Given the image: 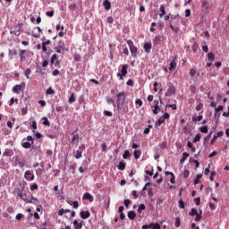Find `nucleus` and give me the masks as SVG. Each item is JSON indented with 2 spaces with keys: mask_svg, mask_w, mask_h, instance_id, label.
I'll list each match as a JSON object with an SVG mask.
<instances>
[{
  "mask_svg": "<svg viewBox=\"0 0 229 229\" xmlns=\"http://www.w3.org/2000/svg\"><path fill=\"white\" fill-rule=\"evenodd\" d=\"M174 69H176V61L174 59V60L170 63L169 71H174Z\"/></svg>",
  "mask_w": 229,
  "mask_h": 229,
  "instance_id": "nucleus-24",
  "label": "nucleus"
},
{
  "mask_svg": "<svg viewBox=\"0 0 229 229\" xmlns=\"http://www.w3.org/2000/svg\"><path fill=\"white\" fill-rule=\"evenodd\" d=\"M83 151H85V145L80 146L79 149L76 151L75 158H77V160H79V158H81Z\"/></svg>",
  "mask_w": 229,
  "mask_h": 229,
  "instance_id": "nucleus-9",
  "label": "nucleus"
},
{
  "mask_svg": "<svg viewBox=\"0 0 229 229\" xmlns=\"http://www.w3.org/2000/svg\"><path fill=\"white\" fill-rule=\"evenodd\" d=\"M170 29H171L172 31H174V33H178V31H180V28H178L177 26H174L173 23H170Z\"/></svg>",
  "mask_w": 229,
  "mask_h": 229,
  "instance_id": "nucleus-28",
  "label": "nucleus"
},
{
  "mask_svg": "<svg viewBox=\"0 0 229 229\" xmlns=\"http://www.w3.org/2000/svg\"><path fill=\"white\" fill-rule=\"evenodd\" d=\"M104 114L106 115L107 117H112L113 115L111 111H104Z\"/></svg>",
  "mask_w": 229,
  "mask_h": 229,
  "instance_id": "nucleus-58",
  "label": "nucleus"
},
{
  "mask_svg": "<svg viewBox=\"0 0 229 229\" xmlns=\"http://www.w3.org/2000/svg\"><path fill=\"white\" fill-rule=\"evenodd\" d=\"M47 95L55 94V90H53L52 88H48V89H47Z\"/></svg>",
  "mask_w": 229,
  "mask_h": 229,
  "instance_id": "nucleus-55",
  "label": "nucleus"
},
{
  "mask_svg": "<svg viewBox=\"0 0 229 229\" xmlns=\"http://www.w3.org/2000/svg\"><path fill=\"white\" fill-rule=\"evenodd\" d=\"M201 133H208V127L207 125H204L200 127Z\"/></svg>",
  "mask_w": 229,
  "mask_h": 229,
  "instance_id": "nucleus-33",
  "label": "nucleus"
},
{
  "mask_svg": "<svg viewBox=\"0 0 229 229\" xmlns=\"http://www.w3.org/2000/svg\"><path fill=\"white\" fill-rule=\"evenodd\" d=\"M68 8L71 10V12H74V10H76V4H71Z\"/></svg>",
  "mask_w": 229,
  "mask_h": 229,
  "instance_id": "nucleus-46",
  "label": "nucleus"
},
{
  "mask_svg": "<svg viewBox=\"0 0 229 229\" xmlns=\"http://www.w3.org/2000/svg\"><path fill=\"white\" fill-rule=\"evenodd\" d=\"M189 153L187 152H183L182 153V158L180 160L181 164H183V162H185V160H187V158H189Z\"/></svg>",
  "mask_w": 229,
  "mask_h": 229,
  "instance_id": "nucleus-23",
  "label": "nucleus"
},
{
  "mask_svg": "<svg viewBox=\"0 0 229 229\" xmlns=\"http://www.w3.org/2000/svg\"><path fill=\"white\" fill-rule=\"evenodd\" d=\"M179 208H185V203L182 199L179 200Z\"/></svg>",
  "mask_w": 229,
  "mask_h": 229,
  "instance_id": "nucleus-48",
  "label": "nucleus"
},
{
  "mask_svg": "<svg viewBox=\"0 0 229 229\" xmlns=\"http://www.w3.org/2000/svg\"><path fill=\"white\" fill-rule=\"evenodd\" d=\"M136 216H137V214H135V211H129L128 212V217L131 221H133V219H135Z\"/></svg>",
  "mask_w": 229,
  "mask_h": 229,
  "instance_id": "nucleus-20",
  "label": "nucleus"
},
{
  "mask_svg": "<svg viewBox=\"0 0 229 229\" xmlns=\"http://www.w3.org/2000/svg\"><path fill=\"white\" fill-rule=\"evenodd\" d=\"M76 140H80V135L74 131L72 133V143L76 142Z\"/></svg>",
  "mask_w": 229,
  "mask_h": 229,
  "instance_id": "nucleus-19",
  "label": "nucleus"
},
{
  "mask_svg": "<svg viewBox=\"0 0 229 229\" xmlns=\"http://www.w3.org/2000/svg\"><path fill=\"white\" fill-rule=\"evenodd\" d=\"M202 119H203V115H199L197 118L196 117H193L192 118V121H198V122H199V121H202Z\"/></svg>",
  "mask_w": 229,
  "mask_h": 229,
  "instance_id": "nucleus-53",
  "label": "nucleus"
},
{
  "mask_svg": "<svg viewBox=\"0 0 229 229\" xmlns=\"http://www.w3.org/2000/svg\"><path fill=\"white\" fill-rule=\"evenodd\" d=\"M80 216L81 219H89L90 217V212L89 211H81Z\"/></svg>",
  "mask_w": 229,
  "mask_h": 229,
  "instance_id": "nucleus-13",
  "label": "nucleus"
},
{
  "mask_svg": "<svg viewBox=\"0 0 229 229\" xmlns=\"http://www.w3.org/2000/svg\"><path fill=\"white\" fill-rule=\"evenodd\" d=\"M106 101H107L108 105H113V106H115V102H114V98H112L110 97H106Z\"/></svg>",
  "mask_w": 229,
  "mask_h": 229,
  "instance_id": "nucleus-32",
  "label": "nucleus"
},
{
  "mask_svg": "<svg viewBox=\"0 0 229 229\" xmlns=\"http://www.w3.org/2000/svg\"><path fill=\"white\" fill-rule=\"evenodd\" d=\"M32 129H33V133H35V130H37V121L32 122Z\"/></svg>",
  "mask_w": 229,
  "mask_h": 229,
  "instance_id": "nucleus-56",
  "label": "nucleus"
},
{
  "mask_svg": "<svg viewBox=\"0 0 229 229\" xmlns=\"http://www.w3.org/2000/svg\"><path fill=\"white\" fill-rule=\"evenodd\" d=\"M22 87H26V83L22 82L21 84H16L13 88V92H14V94H19L22 90Z\"/></svg>",
  "mask_w": 229,
  "mask_h": 229,
  "instance_id": "nucleus-8",
  "label": "nucleus"
},
{
  "mask_svg": "<svg viewBox=\"0 0 229 229\" xmlns=\"http://www.w3.org/2000/svg\"><path fill=\"white\" fill-rule=\"evenodd\" d=\"M46 15L47 17H53L55 15V12L54 11H48L46 13Z\"/></svg>",
  "mask_w": 229,
  "mask_h": 229,
  "instance_id": "nucleus-50",
  "label": "nucleus"
},
{
  "mask_svg": "<svg viewBox=\"0 0 229 229\" xmlns=\"http://www.w3.org/2000/svg\"><path fill=\"white\" fill-rule=\"evenodd\" d=\"M133 155H134V157L136 158V160H139V158H140L141 152H140V150H134Z\"/></svg>",
  "mask_w": 229,
  "mask_h": 229,
  "instance_id": "nucleus-29",
  "label": "nucleus"
},
{
  "mask_svg": "<svg viewBox=\"0 0 229 229\" xmlns=\"http://www.w3.org/2000/svg\"><path fill=\"white\" fill-rule=\"evenodd\" d=\"M190 76L191 78H194V76H196V70L195 69H191L190 70Z\"/></svg>",
  "mask_w": 229,
  "mask_h": 229,
  "instance_id": "nucleus-45",
  "label": "nucleus"
},
{
  "mask_svg": "<svg viewBox=\"0 0 229 229\" xmlns=\"http://www.w3.org/2000/svg\"><path fill=\"white\" fill-rule=\"evenodd\" d=\"M72 205H73V208H78V207H80V203H78V200L73 201Z\"/></svg>",
  "mask_w": 229,
  "mask_h": 229,
  "instance_id": "nucleus-60",
  "label": "nucleus"
},
{
  "mask_svg": "<svg viewBox=\"0 0 229 229\" xmlns=\"http://www.w3.org/2000/svg\"><path fill=\"white\" fill-rule=\"evenodd\" d=\"M24 178L27 182H33L35 180V175L31 174L30 170L25 171Z\"/></svg>",
  "mask_w": 229,
  "mask_h": 229,
  "instance_id": "nucleus-7",
  "label": "nucleus"
},
{
  "mask_svg": "<svg viewBox=\"0 0 229 229\" xmlns=\"http://www.w3.org/2000/svg\"><path fill=\"white\" fill-rule=\"evenodd\" d=\"M159 148H161V149H165V148H167V143L165 141H163L160 145Z\"/></svg>",
  "mask_w": 229,
  "mask_h": 229,
  "instance_id": "nucleus-49",
  "label": "nucleus"
},
{
  "mask_svg": "<svg viewBox=\"0 0 229 229\" xmlns=\"http://www.w3.org/2000/svg\"><path fill=\"white\" fill-rule=\"evenodd\" d=\"M160 12L161 13H159V17H163L164 15H165V6H164V4L160 5Z\"/></svg>",
  "mask_w": 229,
  "mask_h": 229,
  "instance_id": "nucleus-26",
  "label": "nucleus"
},
{
  "mask_svg": "<svg viewBox=\"0 0 229 229\" xmlns=\"http://www.w3.org/2000/svg\"><path fill=\"white\" fill-rule=\"evenodd\" d=\"M9 55H11V56H15L16 55H17V50H15V49H9Z\"/></svg>",
  "mask_w": 229,
  "mask_h": 229,
  "instance_id": "nucleus-41",
  "label": "nucleus"
},
{
  "mask_svg": "<svg viewBox=\"0 0 229 229\" xmlns=\"http://www.w3.org/2000/svg\"><path fill=\"white\" fill-rule=\"evenodd\" d=\"M199 140H201V134L198 133L196 134L195 138L193 139V142H199Z\"/></svg>",
  "mask_w": 229,
  "mask_h": 229,
  "instance_id": "nucleus-34",
  "label": "nucleus"
},
{
  "mask_svg": "<svg viewBox=\"0 0 229 229\" xmlns=\"http://www.w3.org/2000/svg\"><path fill=\"white\" fill-rule=\"evenodd\" d=\"M203 177V174H199L196 175V179L194 181V185H198V183H199V180H201V178Z\"/></svg>",
  "mask_w": 229,
  "mask_h": 229,
  "instance_id": "nucleus-27",
  "label": "nucleus"
},
{
  "mask_svg": "<svg viewBox=\"0 0 229 229\" xmlns=\"http://www.w3.org/2000/svg\"><path fill=\"white\" fill-rule=\"evenodd\" d=\"M164 123H165V120L161 116V117L157 120L156 125H157V126H161V124H164Z\"/></svg>",
  "mask_w": 229,
  "mask_h": 229,
  "instance_id": "nucleus-31",
  "label": "nucleus"
},
{
  "mask_svg": "<svg viewBox=\"0 0 229 229\" xmlns=\"http://www.w3.org/2000/svg\"><path fill=\"white\" fill-rule=\"evenodd\" d=\"M224 106H218L217 107L215 108L216 112H221L223 110Z\"/></svg>",
  "mask_w": 229,
  "mask_h": 229,
  "instance_id": "nucleus-63",
  "label": "nucleus"
},
{
  "mask_svg": "<svg viewBox=\"0 0 229 229\" xmlns=\"http://www.w3.org/2000/svg\"><path fill=\"white\" fill-rule=\"evenodd\" d=\"M126 85H128V87H133V81L131 79H129L126 82Z\"/></svg>",
  "mask_w": 229,
  "mask_h": 229,
  "instance_id": "nucleus-54",
  "label": "nucleus"
},
{
  "mask_svg": "<svg viewBox=\"0 0 229 229\" xmlns=\"http://www.w3.org/2000/svg\"><path fill=\"white\" fill-rule=\"evenodd\" d=\"M121 72L123 76H126V74H128V64H124L122 66Z\"/></svg>",
  "mask_w": 229,
  "mask_h": 229,
  "instance_id": "nucleus-18",
  "label": "nucleus"
},
{
  "mask_svg": "<svg viewBox=\"0 0 229 229\" xmlns=\"http://www.w3.org/2000/svg\"><path fill=\"white\" fill-rule=\"evenodd\" d=\"M200 10L203 12L204 15L208 14V10H210V4H208V1L202 0Z\"/></svg>",
  "mask_w": 229,
  "mask_h": 229,
  "instance_id": "nucleus-4",
  "label": "nucleus"
},
{
  "mask_svg": "<svg viewBox=\"0 0 229 229\" xmlns=\"http://www.w3.org/2000/svg\"><path fill=\"white\" fill-rule=\"evenodd\" d=\"M174 94H176V89H174V85H173V83L169 82L168 89H167L166 93L165 94V96L170 98V96H174Z\"/></svg>",
  "mask_w": 229,
  "mask_h": 229,
  "instance_id": "nucleus-5",
  "label": "nucleus"
},
{
  "mask_svg": "<svg viewBox=\"0 0 229 229\" xmlns=\"http://www.w3.org/2000/svg\"><path fill=\"white\" fill-rule=\"evenodd\" d=\"M198 214V209H196V208H191V211L190 212V216H196Z\"/></svg>",
  "mask_w": 229,
  "mask_h": 229,
  "instance_id": "nucleus-40",
  "label": "nucleus"
},
{
  "mask_svg": "<svg viewBox=\"0 0 229 229\" xmlns=\"http://www.w3.org/2000/svg\"><path fill=\"white\" fill-rule=\"evenodd\" d=\"M142 210H146V205H144V204H140V207L138 208L139 214H140V212H142Z\"/></svg>",
  "mask_w": 229,
  "mask_h": 229,
  "instance_id": "nucleus-38",
  "label": "nucleus"
},
{
  "mask_svg": "<svg viewBox=\"0 0 229 229\" xmlns=\"http://www.w3.org/2000/svg\"><path fill=\"white\" fill-rule=\"evenodd\" d=\"M180 225H181L180 217H176L174 222L175 228H180Z\"/></svg>",
  "mask_w": 229,
  "mask_h": 229,
  "instance_id": "nucleus-36",
  "label": "nucleus"
},
{
  "mask_svg": "<svg viewBox=\"0 0 229 229\" xmlns=\"http://www.w3.org/2000/svg\"><path fill=\"white\" fill-rule=\"evenodd\" d=\"M195 221L197 223L201 221V214H199V213L196 214Z\"/></svg>",
  "mask_w": 229,
  "mask_h": 229,
  "instance_id": "nucleus-51",
  "label": "nucleus"
},
{
  "mask_svg": "<svg viewBox=\"0 0 229 229\" xmlns=\"http://www.w3.org/2000/svg\"><path fill=\"white\" fill-rule=\"evenodd\" d=\"M116 105L118 112H124L123 106H124V101H126V92L121 91L116 95Z\"/></svg>",
  "mask_w": 229,
  "mask_h": 229,
  "instance_id": "nucleus-1",
  "label": "nucleus"
},
{
  "mask_svg": "<svg viewBox=\"0 0 229 229\" xmlns=\"http://www.w3.org/2000/svg\"><path fill=\"white\" fill-rule=\"evenodd\" d=\"M129 157H131L130 150H124V153L123 154V158L126 160V158H128Z\"/></svg>",
  "mask_w": 229,
  "mask_h": 229,
  "instance_id": "nucleus-35",
  "label": "nucleus"
},
{
  "mask_svg": "<svg viewBox=\"0 0 229 229\" xmlns=\"http://www.w3.org/2000/svg\"><path fill=\"white\" fill-rule=\"evenodd\" d=\"M127 46L129 47L131 56H133V58H137V55H139V50L137 49V47L133 45V41H131V39L127 40Z\"/></svg>",
  "mask_w": 229,
  "mask_h": 229,
  "instance_id": "nucleus-2",
  "label": "nucleus"
},
{
  "mask_svg": "<svg viewBox=\"0 0 229 229\" xmlns=\"http://www.w3.org/2000/svg\"><path fill=\"white\" fill-rule=\"evenodd\" d=\"M143 47L146 53H151V43H145Z\"/></svg>",
  "mask_w": 229,
  "mask_h": 229,
  "instance_id": "nucleus-17",
  "label": "nucleus"
},
{
  "mask_svg": "<svg viewBox=\"0 0 229 229\" xmlns=\"http://www.w3.org/2000/svg\"><path fill=\"white\" fill-rule=\"evenodd\" d=\"M154 46H162V38L160 36H157L153 40Z\"/></svg>",
  "mask_w": 229,
  "mask_h": 229,
  "instance_id": "nucleus-12",
  "label": "nucleus"
},
{
  "mask_svg": "<svg viewBox=\"0 0 229 229\" xmlns=\"http://www.w3.org/2000/svg\"><path fill=\"white\" fill-rule=\"evenodd\" d=\"M155 106H153L152 112L154 115H157L158 114V110H160V106H158V100L154 101Z\"/></svg>",
  "mask_w": 229,
  "mask_h": 229,
  "instance_id": "nucleus-11",
  "label": "nucleus"
},
{
  "mask_svg": "<svg viewBox=\"0 0 229 229\" xmlns=\"http://www.w3.org/2000/svg\"><path fill=\"white\" fill-rule=\"evenodd\" d=\"M17 194H18V197L21 199H22V201H26V203H28V197L26 196V192H24V188H22V189L18 188Z\"/></svg>",
  "mask_w": 229,
  "mask_h": 229,
  "instance_id": "nucleus-6",
  "label": "nucleus"
},
{
  "mask_svg": "<svg viewBox=\"0 0 229 229\" xmlns=\"http://www.w3.org/2000/svg\"><path fill=\"white\" fill-rule=\"evenodd\" d=\"M22 148H24L25 149H30V148H31V143L26 141L21 143Z\"/></svg>",
  "mask_w": 229,
  "mask_h": 229,
  "instance_id": "nucleus-30",
  "label": "nucleus"
},
{
  "mask_svg": "<svg viewBox=\"0 0 229 229\" xmlns=\"http://www.w3.org/2000/svg\"><path fill=\"white\" fill-rule=\"evenodd\" d=\"M189 174H190L189 170H184L183 178H189Z\"/></svg>",
  "mask_w": 229,
  "mask_h": 229,
  "instance_id": "nucleus-61",
  "label": "nucleus"
},
{
  "mask_svg": "<svg viewBox=\"0 0 229 229\" xmlns=\"http://www.w3.org/2000/svg\"><path fill=\"white\" fill-rule=\"evenodd\" d=\"M151 228L152 229H160V224H158V223L151 224Z\"/></svg>",
  "mask_w": 229,
  "mask_h": 229,
  "instance_id": "nucleus-42",
  "label": "nucleus"
},
{
  "mask_svg": "<svg viewBox=\"0 0 229 229\" xmlns=\"http://www.w3.org/2000/svg\"><path fill=\"white\" fill-rule=\"evenodd\" d=\"M185 17H191V11L190 9L185 10Z\"/></svg>",
  "mask_w": 229,
  "mask_h": 229,
  "instance_id": "nucleus-64",
  "label": "nucleus"
},
{
  "mask_svg": "<svg viewBox=\"0 0 229 229\" xmlns=\"http://www.w3.org/2000/svg\"><path fill=\"white\" fill-rule=\"evenodd\" d=\"M151 224H149V225H143L142 226H141V228L142 229H149V228H151Z\"/></svg>",
  "mask_w": 229,
  "mask_h": 229,
  "instance_id": "nucleus-62",
  "label": "nucleus"
},
{
  "mask_svg": "<svg viewBox=\"0 0 229 229\" xmlns=\"http://www.w3.org/2000/svg\"><path fill=\"white\" fill-rule=\"evenodd\" d=\"M83 199H89V201H90V203H92V201H94V197H92V195H90V193L86 192L83 195Z\"/></svg>",
  "mask_w": 229,
  "mask_h": 229,
  "instance_id": "nucleus-15",
  "label": "nucleus"
},
{
  "mask_svg": "<svg viewBox=\"0 0 229 229\" xmlns=\"http://www.w3.org/2000/svg\"><path fill=\"white\" fill-rule=\"evenodd\" d=\"M74 101H76V97H74V93H72L68 99V103L70 105H72V103H74Z\"/></svg>",
  "mask_w": 229,
  "mask_h": 229,
  "instance_id": "nucleus-25",
  "label": "nucleus"
},
{
  "mask_svg": "<svg viewBox=\"0 0 229 229\" xmlns=\"http://www.w3.org/2000/svg\"><path fill=\"white\" fill-rule=\"evenodd\" d=\"M150 128H151V125H148V127H147V128L144 129V131H143V132L145 133V135H148V133H149Z\"/></svg>",
  "mask_w": 229,
  "mask_h": 229,
  "instance_id": "nucleus-57",
  "label": "nucleus"
},
{
  "mask_svg": "<svg viewBox=\"0 0 229 229\" xmlns=\"http://www.w3.org/2000/svg\"><path fill=\"white\" fill-rule=\"evenodd\" d=\"M118 169L120 171H124V169H126V164H124V161H120L119 162Z\"/></svg>",
  "mask_w": 229,
  "mask_h": 229,
  "instance_id": "nucleus-21",
  "label": "nucleus"
},
{
  "mask_svg": "<svg viewBox=\"0 0 229 229\" xmlns=\"http://www.w3.org/2000/svg\"><path fill=\"white\" fill-rule=\"evenodd\" d=\"M208 59L210 60V62H214V54L208 53Z\"/></svg>",
  "mask_w": 229,
  "mask_h": 229,
  "instance_id": "nucleus-47",
  "label": "nucleus"
},
{
  "mask_svg": "<svg viewBox=\"0 0 229 229\" xmlns=\"http://www.w3.org/2000/svg\"><path fill=\"white\" fill-rule=\"evenodd\" d=\"M38 189V184H37V183H33L30 186V191H37Z\"/></svg>",
  "mask_w": 229,
  "mask_h": 229,
  "instance_id": "nucleus-44",
  "label": "nucleus"
},
{
  "mask_svg": "<svg viewBox=\"0 0 229 229\" xmlns=\"http://www.w3.org/2000/svg\"><path fill=\"white\" fill-rule=\"evenodd\" d=\"M42 120L44 126H50L49 120L47 119V117H43Z\"/></svg>",
  "mask_w": 229,
  "mask_h": 229,
  "instance_id": "nucleus-37",
  "label": "nucleus"
},
{
  "mask_svg": "<svg viewBox=\"0 0 229 229\" xmlns=\"http://www.w3.org/2000/svg\"><path fill=\"white\" fill-rule=\"evenodd\" d=\"M30 74H31V69L28 68L25 71V76H26L27 80H30Z\"/></svg>",
  "mask_w": 229,
  "mask_h": 229,
  "instance_id": "nucleus-39",
  "label": "nucleus"
},
{
  "mask_svg": "<svg viewBox=\"0 0 229 229\" xmlns=\"http://www.w3.org/2000/svg\"><path fill=\"white\" fill-rule=\"evenodd\" d=\"M103 6H105L106 10H110V8H112V4H110V1L105 0L103 2Z\"/></svg>",
  "mask_w": 229,
  "mask_h": 229,
  "instance_id": "nucleus-16",
  "label": "nucleus"
},
{
  "mask_svg": "<svg viewBox=\"0 0 229 229\" xmlns=\"http://www.w3.org/2000/svg\"><path fill=\"white\" fill-rule=\"evenodd\" d=\"M73 226L75 229L83 228V222H78L76 219L73 221Z\"/></svg>",
  "mask_w": 229,
  "mask_h": 229,
  "instance_id": "nucleus-14",
  "label": "nucleus"
},
{
  "mask_svg": "<svg viewBox=\"0 0 229 229\" xmlns=\"http://www.w3.org/2000/svg\"><path fill=\"white\" fill-rule=\"evenodd\" d=\"M51 65H55V67L60 66V61L57 60L56 54H54L50 59Z\"/></svg>",
  "mask_w": 229,
  "mask_h": 229,
  "instance_id": "nucleus-10",
  "label": "nucleus"
},
{
  "mask_svg": "<svg viewBox=\"0 0 229 229\" xmlns=\"http://www.w3.org/2000/svg\"><path fill=\"white\" fill-rule=\"evenodd\" d=\"M201 108H203V105L201 103H199L197 106H196V111L199 112V110H201Z\"/></svg>",
  "mask_w": 229,
  "mask_h": 229,
  "instance_id": "nucleus-59",
  "label": "nucleus"
},
{
  "mask_svg": "<svg viewBox=\"0 0 229 229\" xmlns=\"http://www.w3.org/2000/svg\"><path fill=\"white\" fill-rule=\"evenodd\" d=\"M28 114V106L21 108V115H26Z\"/></svg>",
  "mask_w": 229,
  "mask_h": 229,
  "instance_id": "nucleus-43",
  "label": "nucleus"
},
{
  "mask_svg": "<svg viewBox=\"0 0 229 229\" xmlns=\"http://www.w3.org/2000/svg\"><path fill=\"white\" fill-rule=\"evenodd\" d=\"M55 51L59 55H64L65 51V43L62 40L58 42V45L55 47Z\"/></svg>",
  "mask_w": 229,
  "mask_h": 229,
  "instance_id": "nucleus-3",
  "label": "nucleus"
},
{
  "mask_svg": "<svg viewBox=\"0 0 229 229\" xmlns=\"http://www.w3.org/2000/svg\"><path fill=\"white\" fill-rule=\"evenodd\" d=\"M24 55H26V50H21L20 51V60H21V62H24V60H26V56H24Z\"/></svg>",
  "mask_w": 229,
  "mask_h": 229,
  "instance_id": "nucleus-22",
  "label": "nucleus"
},
{
  "mask_svg": "<svg viewBox=\"0 0 229 229\" xmlns=\"http://www.w3.org/2000/svg\"><path fill=\"white\" fill-rule=\"evenodd\" d=\"M27 203H34L35 205H37V203H38V199L32 197L31 200L30 201L28 200Z\"/></svg>",
  "mask_w": 229,
  "mask_h": 229,
  "instance_id": "nucleus-52",
  "label": "nucleus"
}]
</instances>
